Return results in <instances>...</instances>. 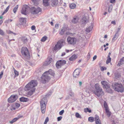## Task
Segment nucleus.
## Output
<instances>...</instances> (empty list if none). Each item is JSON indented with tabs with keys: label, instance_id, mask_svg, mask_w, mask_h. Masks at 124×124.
Returning a JSON list of instances; mask_svg holds the SVG:
<instances>
[{
	"label": "nucleus",
	"instance_id": "nucleus-1",
	"mask_svg": "<svg viewBox=\"0 0 124 124\" xmlns=\"http://www.w3.org/2000/svg\"><path fill=\"white\" fill-rule=\"evenodd\" d=\"M94 87L95 88L92 90V91L95 95L99 97L100 96L104 95V92L102 88L100 87L99 84H95Z\"/></svg>",
	"mask_w": 124,
	"mask_h": 124
},
{
	"label": "nucleus",
	"instance_id": "nucleus-2",
	"mask_svg": "<svg viewBox=\"0 0 124 124\" xmlns=\"http://www.w3.org/2000/svg\"><path fill=\"white\" fill-rule=\"evenodd\" d=\"M37 85V82L36 80H32L29 83L25 86V88L27 90L30 89H35V87Z\"/></svg>",
	"mask_w": 124,
	"mask_h": 124
},
{
	"label": "nucleus",
	"instance_id": "nucleus-3",
	"mask_svg": "<svg viewBox=\"0 0 124 124\" xmlns=\"http://www.w3.org/2000/svg\"><path fill=\"white\" fill-rule=\"evenodd\" d=\"M47 102V99L46 97H43L40 101L41 109L42 113H44L45 112L46 104Z\"/></svg>",
	"mask_w": 124,
	"mask_h": 124
},
{
	"label": "nucleus",
	"instance_id": "nucleus-4",
	"mask_svg": "<svg viewBox=\"0 0 124 124\" xmlns=\"http://www.w3.org/2000/svg\"><path fill=\"white\" fill-rule=\"evenodd\" d=\"M112 87L115 90L118 92H122L124 91L123 87L122 84L117 83L113 84L112 85Z\"/></svg>",
	"mask_w": 124,
	"mask_h": 124
},
{
	"label": "nucleus",
	"instance_id": "nucleus-5",
	"mask_svg": "<svg viewBox=\"0 0 124 124\" xmlns=\"http://www.w3.org/2000/svg\"><path fill=\"white\" fill-rule=\"evenodd\" d=\"M46 72H44L41 77V82L43 84L47 83L51 79L50 77L46 74Z\"/></svg>",
	"mask_w": 124,
	"mask_h": 124
},
{
	"label": "nucleus",
	"instance_id": "nucleus-6",
	"mask_svg": "<svg viewBox=\"0 0 124 124\" xmlns=\"http://www.w3.org/2000/svg\"><path fill=\"white\" fill-rule=\"evenodd\" d=\"M26 18H19V22L17 23L16 25L20 28H22L23 27L26 25Z\"/></svg>",
	"mask_w": 124,
	"mask_h": 124
},
{
	"label": "nucleus",
	"instance_id": "nucleus-7",
	"mask_svg": "<svg viewBox=\"0 0 124 124\" xmlns=\"http://www.w3.org/2000/svg\"><path fill=\"white\" fill-rule=\"evenodd\" d=\"M101 83L103 85V88L106 89L108 92L110 93L112 92L110 88V86L107 81H102L101 82Z\"/></svg>",
	"mask_w": 124,
	"mask_h": 124
},
{
	"label": "nucleus",
	"instance_id": "nucleus-8",
	"mask_svg": "<svg viewBox=\"0 0 124 124\" xmlns=\"http://www.w3.org/2000/svg\"><path fill=\"white\" fill-rule=\"evenodd\" d=\"M64 42V41L63 39L59 40L54 47V50L55 51H58L60 49L62 46L63 43Z\"/></svg>",
	"mask_w": 124,
	"mask_h": 124
},
{
	"label": "nucleus",
	"instance_id": "nucleus-9",
	"mask_svg": "<svg viewBox=\"0 0 124 124\" xmlns=\"http://www.w3.org/2000/svg\"><path fill=\"white\" fill-rule=\"evenodd\" d=\"M67 41L69 44L74 45L76 43L77 39L75 37L69 36L67 38Z\"/></svg>",
	"mask_w": 124,
	"mask_h": 124
},
{
	"label": "nucleus",
	"instance_id": "nucleus-10",
	"mask_svg": "<svg viewBox=\"0 0 124 124\" xmlns=\"http://www.w3.org/2000/svg\"><path fill=\"white\" fill-rule=\"evenodd\" d=\"M21 52L22 55L25 57L28 55L29 54V52L27 48L25 47L22 48Z\"/></svg>",
	"mask_w": 124,
	"mask_h": 124
},
{
	"label": "nucleus",
	"instance_id": "nucleus-11",
	"mask_svg": "<svg viewBox=\"0 0 124 124\" xmlns=\"http://www.w3.org/2000/svg\"><path fill=\"white\" fill-rule=\"evenodd\" d=\"M18 96L17 95H12L8 98V101L9 103L14 102L18 98Z\"/></svg>",
	"mask_w": 124,
	"mask_h": 124
},
{
	"label": "nucleus",
	"instance_id": "nucleus-12",
	"mask_svg": "<svg viewBox=\"0 0 124 124\" xmlns=\"http://www.w3.org/2000/svg\"><path fill=\"white\" fill-rule=\"evenodd\" d=\"M29 8V7L27 5H24L21 10V13L23 14L26 15Z\"/></svg>",
	"mask_w": 124,
	"mask_h": 124
},
{
	"label": "nucleus",
	"instance_id": "nucleus-13",
	"mask_svg": "<svg viewBox=\"0 0 124 124\" xmlns=\"http://www.w3.org/2000/svg\"><path fill=\"white\" fill-rule=\"evenodd\" d=\"M66 62V61L65 60H60L57 61L56 64V67L59 68L61 67V66L64 65Z\"/></svg>",
	"mask_w": 124,
	"mask_h": 124
},
{
	"label": "nucleus",
	"instance_id": "nucleus-14",
	"mask_svg": "<svg viewBox=\"0 0 124 124\" xmlns=\"http://www.w3.org/2000/svg\"><path fill=\"white\" fill-rule=\"evenodd\" d=\"M81 70L80 69H77L75 70L73 73V76L74 78H78V77Z\"/></svg>",
	"mask_w": 124,
	"mask_h": 124
},
{
	"label": "nucleus",
	"instance_id": "nucleus-15",
	"mask_svg": "<svg viewBox=\"0 0 124 124\" xmlns=\"http://www.w3.org/2000/svg\"><path fill=\"white\" fill-rule=\"evenodd\" d=\"M33 11L32 12V13L34 14H37L39 13H41L42 11L41 8L39 7L37 8L33 7Z\"/></svg>",
	"mask_w": 124,
	"mask_h": 124
},
{
	"label": "nucleus",
	"instance_id": "nucleus-16",
	"mask_svg": "<svg viewBox=\"0 0 124 124\" xmlns=\"http://www.w3.org/2000/svg\"><path fill=\"white\" fill-rule=\"evenodd\" d=\"M79 20V17L77 16H76L73 17L72 20L71 22L74 23H76L78 22Z\"/></svg>",
	"mask_w": 124,
	"mask_h": 124
},
{
	"label": "nucleus",
	"instance_id": "nucleus-17",
	"mask_svg": "<svg viewBox=\"0 0 124 124\" xmlns=\"http://www.w3.org/2000/svg\"><path fill=\"white\" fill-rule=\"evenodd\" d=\"M88 21V19L86 17H84L82 19L81 22L82 24H86Z\"/></svg>",
	"mask_w": 124,
	"mask_h": 124
},
{
	"label": "nucleus",
	"instance_id": "nucleus-18",
	"mask_svg": "<svg viewBox=\"0 0 124 124\" xmlns=\"http://www.w3.org/2000/svg\"><path fill=\"white\" fill-rule=\"evenodd\" d=\"M51 5L52 6H56L58 4V0H52L51 1Z\"/></svg>",
	"mask_w": 124,
	"mask_h": 124
},
{
	"label": "nucleus",
	"instance_id": "nucleus-19",
	"mask_svg": "<svg viewBox=\"0 0 124 124\" xmlns=\"http://www.w3.org/2000/svg\"><path fill=\"white\" fill-rule=\"evenodd\" d=\"M45 72H46V73L48 75H51L54 76V71L51 69H50L47 71H46Z\"/></svg>",
	"mask_w": 124,
	"mask_h": 124
},
{
	"label": "nucleus",
	"instance_id": "nucleus-20",
	"mask_svg": "<svg viewBox=\"0 0 124 124\" xmlns=\"http://www.w3.org/2000/svg\"><path fill=\"white\" fill-rule=\"evenodd\" d=\"M52 61L53 59L51 58H47L45 63V65H47L49 64Z\"/></svg>",
	"mask_w": 124,
	"mask_h": 124
},
{
	"label": "nucleus",
	"instance_id": "nucleus-21",
	"mask_svg": "<svg viewBox=\"0 0 124 124\" xmlns=\"http://www.w3.org/2000/svg\"><path fill=\"white\" fill-rule=\"evenodd\" d=\"M35 91V90L30 89V91L28 92L27 96L29 97L31 96L33 94V93Z\"/></svg>",
	"mask_w": 124,
	"mask_h": 124
},
{
	"label": "nucleus",
	"instance_id": "nucleus-22",
	"mask_svg": "<svg viewBox=\"0 0 124 124\" xmlns=\"http://www.w3.org/2000/svg\"><path fill=\"white\" fill-rule=\"evenodd\" d=\"M95 119L96 124H101L99 117H95Z\"/></svg>",
	"mask_w": 124,
	"mask_h": 124
},
{
	"label": "nucleus",
	"instance_id": "nucleus-23",
	"mask_svg": "<svg viewBox=\"0 0 124 124\" xmlns=\"http://www.w3.org/2000/svg\"><path fill=\"white\" fill-rule=\"evenodd\" d=\"M77 58V56L76 55L74 54L69 58V60L70 61H72L74 60Z\"/></svg>",
	"mask_w": 124,
	"mask_h": 124
},
{
	"label": "nucleus",
	"instance_id": "nucleus-24",
	"mask_svg": "<svg viewBox=\"0 0 124 124\" xmlns=\"http://www.w3.org/2000/svg\"><path fill=\"white\" fill-rule=\"evenodd\" d=\"M16 117L14 118L11 121H9V123L11 124H12L14 123L16 121L18 120L20 117Z\"/></svg>",
	"mask_w": 124,
	"mask_h": 124
},
{
	"label": "nucleus",
	"instance_id": "nucleus-25",
	"mask_svg": "<svg viewBox=\"0 0 124 124\" xmlns=\"http://www.w3.org/2000/svg\"><path fill=\"white\" fill-rule=\"evenodd\" d=\"M28 99L27 98L22 97L20 98V101H21L26 102L28 101Z\"/></svg>",
	"mask_w": 124,
	"mask_h": 124
},
{
	"label": "nucleus",
	"instance_id": "nucleus-26",
	"mask_svg": "<svg viewBox=\"0 0 124 124\" xmlns=\"http://www.w3.org/2000/svg\"><path fill=\"white\" fill-rule=\"evenodd\" d=\"M93 28V26L92 24H91V25L89 26L86 28V31L87 32H90L92 30Z\"/></svg>",
	"mask_w": 124,
	"mask_h": 124
},
{
	"label": "nucleus",
	"instance_id": "nucleus-27",
	"mask_svg": "<svg viewBox=\"0 0 124 124\" xmlns=\"http://www.w3.org/2000/svg\"><path fill=\"white\" fill-rule=\"evenodd\" d=\"M48 0H43V2L44 5L45 6H47L49 5Z\"/></svg>",
	"mask_w": 124,
	"mask_h": 124
},
{
	"label": "nucleus",
	"instance_id": "nucleus-28",
	"mask_svg": "<svg viewBox=\"0 0 124 124\" xmlns=\"http://www.w3.org/2000/svg\"><path fill=\"white\" fill-rule=\"evenodd\" d=\"M70 7L71 9H74L76 8V5L75 3H72L70 5Z\"/></svg>",
	"mask_w": 124,
	"mask_h": 124
},
{
	"label": "nucleus",
	"instance_id": "nucleus-29",
	"mask_svg": "<svg viewBox=\"0 0 124 124\" xmlns=\"http://www.w3.org/2000/svg\"><path fill=\"white\" fill-rule=\"evenodd\" d=\"M22 40L24 43L27 42L28 41L27 38L25 37H22Z\"/></svg>",
	"mask_w": 124,
	"mask_h": 124
},
{
	"label": "nucleus",
	"instance_id": "nucleus-30",
	"mask_svg": "<svg viewBox=\"0 0 124 124\" xmlns=\"http://www.w3.org/2000/svg\"><path fill=\"white\" fill-rule=\"evenodd\" d=\"M65 30V28L64 27H62L60 32V34L61 35H63L64 33Z\"/></svg>",
	"mask_w": 124,
	"mask_h": 124
},
{
	"label": "nucleus",
	"instance_id": "nucleus-31",
	"mask_svg": "<svg viewBox=\"0 0 124 124\" xmlns=\"http://www.w3.org/2000/svg\"><path fill=\"white\" fill-rule=\"evenodd\" d=\"M106 113L107 116H109L111 115V112H110L108 108L105 109Z\"/></svg>",
	"mask_w": 124,
	"mask_h": 124
},
{
	"label": "nucleus",
	"instance_id": "nucleus-32",
	"mask_svg": "<svg viewBox=\"0 0 124 124\" xmlns=\"http://www.w3.org/2000/svg\"><path fill=\"white\" fill-rule=\"evenodd\" d=\"M36 72L39 75H40L43 73L42 70L41 69H38L37 71Z\"/></svg>",
	"mask_w": 124,
	"mask_h": 124
},
{
	"label": "nucleus",
	"instance_id": "nucleus-33",
	"mask_svg": "<svg viewBox=\"0 0 124 124\" xmlns=\"http://www.w3.org/2000/svg\"><path fill=\"white\" fill-rule=\"evenodd\" d=\"M112 118L113 119L111 121L112 122V124H115L117 122L116 121V119H115V117H113Z\"/></svg>",
	"mask_w": 124,
	"mask_h": 124
},
{
	"label": "nucleus",
	"instance_id": "nucleus-34",
	"mask_svg": "<svg viewBox=\"0 0 124 124\" xmlns=\"http://www.w3.org/2000/svg\"><path fill=\"white\" fill-rule=\"evenodd\" d=\"M18 5H17L14 7L13 9V11L14 13H16L18 9Z\"/></svg>",
	"mask_w": 124,
	"mask_h": 124
},
{
	"label": "nucleus",
	"instance_id": "nucleus-35",
	"mask_svg": "<svg viewBox=\"0 0 124 124\" xmlns=\"http://www.w3.org/2000/svg\"><path fill=\"white\" fill-rule=\"evenodd\" d=\"M84 112L86 113L87 112L90 113L91 111V110L90 109L87 108H85L84 109Z\"/></svg>",
	"mask_w": 124,
	"mask_h": 124
},
{
	"label": "nucleus",
	"instance_id": "nucleus-36",
	"mask_svg": "<svg viewBox=\"0 0 124 124\" xmlns=\"http://www.w3.org/2000/svg\"><path fill=\"white\" fill-rule=\"evenodd\" d=\"M10 108V109L11 110H15L16 109V108L15 106V105L14 104L12 105Z\"/></svg>",
	"mask_w": 124,
	"mask_h": 124
},
{
	"label": "nucleus",
	"instance_id": "nucleus-37",
	"mask_svg": "<svg viewBox=\"0 0 124 124\" xmlns=\"http://www.w3.org/2000/svg\"><path fill=\"white\" fill-rule=\"evenodd\" d=\"M47 37L46 36H45L42 38L41 40L42 42L45 41L47 39Z\"/></svg>",
	"mask_w": 124,
	"mask_h": 124
},
{
	"label": "nucleus",
	"instance_id": "nucleus-38",
	"mask_svg": "<svg viewBox=\"0 0 124 124\" xmlns=\"http://www.w3.org/2000/svg\"><path fill=\"white\" fill-rule=\"evenodd\" d=\"M112 8L113 7L112 5H109L108 7V11L110 13L111 11L112 10Z\"/></svg>",
	"mask_w": 124,
	"mask_h": 124
},
{
	"label": "nucleus",
	"instance_id": "nucleus-39",
	"mask_svg": "<svg viewBox=\"0 0 124 124\" xmlns=\"http://www.w3.org/2000/svg\"><path fill=\"white\" fill-rule=\"evenodd\" d=\"M111 61V59L110 57H108V59H107L106 61V63L108 64Z\"/></svg>",
	"mask_w": 124,
	"mask_h": 124
},
{
	"label": "nucleus",
	"instance_id": "nucleus-40",
	"mask_svg": "<svg viewBox=\"0 0 124 124\" xmlns=\"http://www.w3.org/2000/svg\"><path fill=\"white\" fill-rule=\"evenodd\" d=\"M119 36V34H116V33L115 35L114 36V37L113 39V40H114L116 39H117Z\"/></svg>",
	"mask_w": 124,
	"mask_h": 124
},
{
	"label": "nucleus",
	"instance_id": "nucleus-41",
	"mask_svg": "<svg viewBox=\"0 0 124 124\" xmlns=\"http://www.w3.org/2000/svg\"><path fill=\"white\" fill-rule=\"evenodd\" d=\"M104 107L105 108V109L108 108V106L106 102L105 101H104Z\"/></svg>",
	"mask_w": 124,
	"mask_h": 124
},
{
	"label": "nucleus",
	"instance_id": "nucleus-42",
	"mask_svg": "<svg viewBox=\"0 0 124 124\" xmlns=\"http://www.w3.org/2000/svg\"><path fill=\"white\" fill-rule=\"evenodd\" d=\"M94 119V118L93 117H89L88 118L89 121L91 122H93Z\"/></svg>",
	"mask_w": 124,
	"mask_h": 124
},
{
	"label": "nucleus",
	"instance_id": "nucleus-43",
	"mask_svg": "<svg viewBox=\"0 0 124 124\" xmlns=\"http://www.w3.org/2000/svg\"><path fill=\"white\" fill-rule=\"evenodd\" d=\"M49 118L47 117L45 119V122H44V124H46L47 122L49 121Z\"/></svg>",
	"mask_w": 124,
	"mask_h": 124
},
{
	"label": "nucleus",
	"instance_id": "nucleus-44",
	"mask_svg": "<svg viewBox=\"0 0 124 124\" xmlns=\"http://www.w3.org/2000/svg\"><path fill=\"white\" fill-rule=\"evenodd\" d=\"M115 78L117 79L119 78L120 75L118 73H116L115 74Z\"/></svg>",
	"mask_w": 124,
	"mask_h": 124
},
{
	"label": "nucleus",
	"instance_id": "nucleus-45",
	"mask_svg": "<svg viewBox=\"0 0 124 124\" xmlns=\"http://www.w3.org/2000/svg\"><path fill=\"white\" fill-rule=\"evenodd\" d=\"M14 72L15 74V76H17L18 75V72L15 69L14 70Z\"/></svg>",
	"mask_w": 124,
	"mask_h": 124
},
{
	"label": "nucleus",
	"instance_id": "nucleus-46",
	"mask_svg": "<svg viewBox=\"0 0 124 124\" xmlns=\"http://www.w3.org/2000/svg\"><path fill=\"white\" fill-rule=\"evenodd\" d=\"M14 104L15 105V106L16 108H19L20 106V105L19 103H15Z\"/></svg>",
	"mask_w": 124,
	"mask_h": 124
},
{
	"label": "nucleus",
	"instance_id": "nucleus-47",
	"mask_svg": "<svg viewBox=\"0 0 124 124\" xmlns=\"http://www.w3.org/2000/svg\"><path fill=\"white\" fill-rule=\"evenodd\" d=\"M0 34L2 36L4 35V31L1 29L0 31Z\"/></svg>",
	"mask_w": 124,
	"mask_h": 124
},
{
	"label": "nucleus",
	"instance_id": "nucleus-48",
	"mask_svg": "<svg viewBox=\"0 0 124 124\" xmlns=\"http://www.w3.org/2000/svg\"><path fill=\"white\" fill-rule=\"evenodd\" d=\"M101 71H103L104 70H106L107 68L104 67H101Z\"/></svg>",
	"mask_w": 124,
	"mask_h": 124
},
{
	"label": "nucleus",
	"instance_id": "nucleus-49",
	"mask_svg": "<svg viewBox=\"0 0 124 124\" xmlns=\"http://www.w3.org/2000/svg\"><path fill=\"white\" fill-rule=\"evenodd\" d=\"M90 55L89 53L87 56V60H89L90 59Z\"/></svg>",
	"mask_w": 124,
	"mask_h": 124
},
{
	"label": "nucleus",
	"instance_id": "nucleus-50",
	"mask_svg": "<svg viewBox=\"0 0 124 124\" xmlns=\"http://www.w3.org/2000/svg\"><path fill=\"white\" fill-rule=\"evenodd\" d=\"M7 33L8 34H10L11 33H13V34H14L15 35L16 34L15 33H14L12 31H8L7 32Z\"/></svg>",
	"mask_w": 124,
	"mask_h": 124
},
{
	"label": "nucleus",
	"instance_id": "nucleus-51",
	"mask_svg": "<svg viewBox=\"0 0 124 124\" xmlns=\"http://www.w3.org/2000/svg\"><path fill=\"white\" fill-rule=\"evenodd\" d=\"M35 28V26L34 25L32 26L31 27V29L32 30H35L36 31Z\"/></svg>",
	"mask_w": 124,
	"mask_h": 124
},
{
	"label": "nucleus",
	"instance_id": "nucleus-52",
	"mask_svg": "<svg viewBox=\"0 0 124 124\" xmlns=\"http://www.w3.org/2000/svg\"><path fill=\"white\" fill-rule=\"evenodd\" d=\"M123 59L122 58L120 59V63H118V65H119V66H120L121 64V63H122L123 62Z\"/></svg>",
	"mask_w": 124,
	"mask_h": 124
},
{
	"label": "nucleus",
	"instance_id": "nucleus-53",
	"mask_svg": "<svg viewBox=\"0 0 124 124\" xmlns=\"http://www.w3.org/2000/svg\"><path fill=\"white\" fill-rule=\"evenodd\" d=\"M64 112V110H62L59 113V114L60 115H62L63 113Z\"/></svg>",
	"mask_w": 124,
	"mask_h": 124
},
{
	"label": "nucleus",
	"instance_id": "nucleus-54",
	"mask_svg": "<svg viewBox=\"0 0 124 124\" xmlns=\"http://www.w3.org/2000/svg\"><path fill=\"white\" fill-rule=\"evenodd\" d=\"M3 74V71H1L0 74V79H1L2 77Z\"/></svg>",
	"mask_w": 124,
	"mask_h": 124
},
{
	"label": "nucleus",
	"instance_id": "nucleus-55",
	"mask_svg": "<svg viewBox=\"0 0 124 124\" xmlns=\"http://www.w3.org/2000/svg\"><path fill=\"white\" fill-rule=\"evenodd\" d=\"M59 24H56L55 25V28L57 29H58L59 28Z\"/></svg>",
	"mask_w": 124,
	"mask_h": 124
},
{
	"label": "nucleus",
	"instance_id": "nucleus-56",
	"mask_svg": "<svg viewBox=\"0 0 124 124\" xmlns=\"http://www.w3.org/2000/svg\"><path fill=\"white\" fill-rule=\"evenodd\" d=\"M62 118V117H58L57 118L58 121H60L61 120Z\"/></svg>",
	"mask_w": 124,
	"mask_h": 124
},
{
	"label": "nucleus",
	"instance_id": "nucleus-57",
	"mask_svg": "<svg viewBox=\"0 0 124 124\" xmlns=\"http://www.w3.org/2000/svg\"><path fill=\"white\" fill-rule=\"evenodd\" d=\"M110 2L111 3H114L115 2V0H110Z\"/></svg>",
	"mask_w": 124,
	"mask_h": 124
},
{
	"label": "nucleus",
	"instance_id": "nucleus-58",
	"mask_svg": "<svg viewBox=\"0 0 124 124\" xmlns=\"http://www.w3.org/2000/svg\"><path fill=\"white\" fill-rule=\"evenodd\" d=\"M120 28L119 27H118L117 28V31L116 33V34H118V33L119 32V31L120 30Z\"/></svg>",
	"mask_w": 124,
	"mask_h": 124
},
{
	"label": "nucleus",
	"instance_id": "nucleus-59",
	"mask_svg": "<svg viewBox=\"0 0 124 124\" xmlns=\"http://www.w3.org/2000/svg\"><path fill=\"white\" fill-rule=\"evenodd\" d=\"M76 116H80L79 113H76L75 114Z\"/></svg>",
	"mask_w": 124,
	"mask_h": 124
},
{
	"label": "nucleus",
	"instance_id": "nucleus-60",
	"mask_svg": "<svg viewBox=\"0 0 124 124\" xmlns=\"http://www.w3.org/2000/svg\"><path fill=\"white\" fill-rule=\"evenodd\" d=\"M97 56L96 55H95L93 57V60L94 61L97 58Z\"/></svg>",
	"mask_w": 124,
	"mask_h": 124
},
{
	"label": "nucleus",
	"instance_id": "nucleus-61",
	"mask_svg": "<svg viewBox=\"0 0 124 124\" xmlns=\"http://www.w3.org/2000/svg\"><path fill=\"white\" fill-rule=\"evenodd\" d=\"M111 23L112 24H113L114 25H115L116 24V23L115 21H112L111 22Z\"/></svg>",
	"mask_w": 124,
	"mask_h": 124
},
{
	"label": "nucleus",
	"instance_id": "nucleus-62",
	"mask_svg": "<svg viewBox=\"0 0 124 124\" xmlns=\"http://www.w3.org/2000/svg\"><path fill=\"white\" fill-rule=\"evenodd\" d=\"M33 2V3H34V4H35V3H36V0H31Z\"/></svg>",
	"mask_w": 124,
	"mask_h": 124
},
{
	"label": "nucleus",
	"instance_id": "nucleus-63",
	"mask_svg": "<svg viewBox=\"0 0 124 124\" xmlns=\"http://www.w3.org/2000/svg\"><path fill=\"white\" fill-rule=\"evenodd\" d=\"M9 9H8V8H6V10H5L4 12V13H6L7 12V11H8V10Z\"/></svg>",
	"mask_w": 124,
	"mask_h": 124
},
{
	"label": "nucleus",
	"instance_id": "nucleus-64",
	"mask_svg": "<svg viewBox=\"0 0 124 124\" xmlns=\"http://www.w3.org/2000/svg\"><path fill=\"white\" fill-rule=\"evenodd\" d=\"M65 53H64V52L63 53H62V55H61V56H63L64 55H65Z\"/></svg>",
	"mask_w": 124,
	"mask_h": 124
}]
</instances>
